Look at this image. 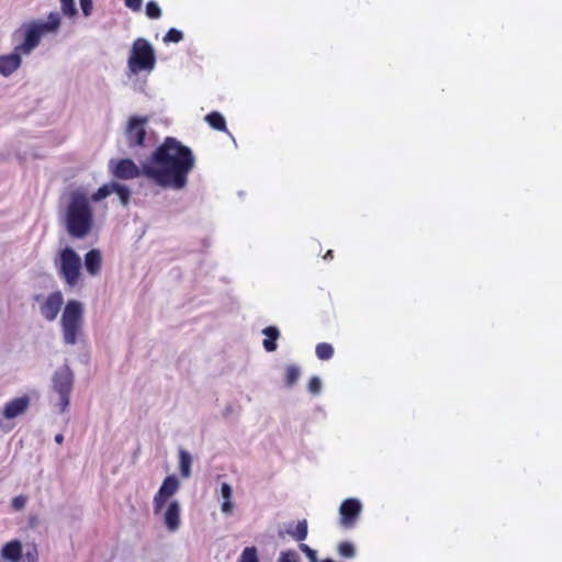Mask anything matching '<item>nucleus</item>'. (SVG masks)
<instances>
[{
  "label": "nucleus",
  "instance_id": "f257e3e1",
  "mask_svg": "<svg viewBox=\"0 0 562 562\" xmlns=\"http://www.w3.org/2000/svg\"><path fill=\"white\" fill-rule=\"evenodd\" d=\"M194 166L192 150L177 138L168 136L146 162L145 178L161 188L181 190L187 186Z\"/></svg>",
  "mask_w": 562,
  "mask_h": 562
},
{
  "label": "nucleus",
  "instance_id": "f03ea898",
  "mask_svg": "<svg viewBox=\"0 0 562 562\" xmlns=\"http://www.w3.org/2000/svg\"><path fill=\"white\" fill-rule=\"evenodd\" d=\"M180 482L176 475H169L164 480L153 499L154 515L162 519L170 532L177 531L180 527V504L178 501L168 502L178 492Z\"/></svg>",
  "mask_w": 562,
  "mask_h": 562
},
{
  "label": "nucleus",
  "instance_id": "7ed1b4c3",
  "mask_svg": "<svg viewBox=\"0 0 562 562\" xmlns=\"http://www.w3.org/2000/svg\"><path fill=\"white\" fill-rule=\"evenodd\" d=\"M65 224L67 232L72 237L82 238L87 236L93 225V213L88 196L80 191L70 194L65 211Z\"/></svg>",
  "mask_w": 562,
  "mask_h": 562
},
{
  "label": "nucleus",
  "instance_id": "20e7f679",
  "mask_svg": "<svg viewBox=\"0 0 562 562\" xmlns=\"http://www.w3.org/2000/svg\"><path fill=\"white\" fill-rule=\"evenodd\" d=\"M60 26V16L57 12L49 13L47 21H32L22 25V27L15 32H22L23 41L16 45V50L22 52L23 55H29L35 49L44 36L47 33L56 32Z\"/></svg>",
  "mask_w": 562,
  "mask_h": 562
},
{
  "label": "nucleus",
  "instance_id": "39448f33",
  "mask_svg": "<svg viewBox=\"0 0 562 562\" xmlns=\"http://www.w3.org/2000/svg\"><path fill=\"white\" fill-rule=\"evenodd\" d=\"M85 306L80 301L69 300L61 313L60 326L66 345L74 346L83 333Z\"/></svg>",
  "mask_w": 562,
  "mask_h": 562
},
{
  "label": "nucleus",
  "instance_id": "423d86ee",
  "mask_svg": "<svg viewBox=\"0 0 562 562\" xmlns=\"http://www.w3.org/2000/svg\"><path fill=\"white\" fill-rule=\"evenodd\" d=\"M156 64V56L153 46L143 37L136 38L132 45L127 60L128 69L133 74L143 70H153Z\"/></svg>",
  "mask_w": 562,
  "mask_h": 562
},
{
  "label": "nucleus",
  "instance_id": "0eeeda50",
  "mask_svg": "<svg viewBox=\"0 0 562 562\" xmlns=\"http://www.w3.org/2000/svg\"><path fill=\"white\" fill-rule=\"evenodd\" d=\"M30 405L31 397L26 394L5 402L0 411V430L3 432L11 431L15 427L14 419L25 415Z\"/></svg>",
  "mask_w": 562,
  "mask_h": 562
},
{
  "label": "nucleus",
  "instance_id": "6e6552de",
  "mask_svg": "<svg viewBox=\"0 0 562 562\" xmlns=\"http://www.w3.org/2000/svg\"><path fill=\"white\" fill-rule=\"evenodd\" d=\"M56 267L60 277L69 286L77 285L81 273V258L72 248H64L56 260Z\"/></svg>",
  "mask_w": 562,
  "mask_h": 562
},
{
  "label": "nucleus",
  "instance_id": "1a4fd4ad",
  "mask_svg": "<svg viewBox=\"0 0 562 562\" xmlns=\"http://www.w3.org/2000/svg\"><path fill=\"white\" fill-rule=\"evenodd\" d=\"M38 313L46 322H54L64 305V295L60 291H54L47 295L37 294L34 296Z\"/></svg>",
  "mask_w": 562,
  "mask_h": 562
},
{
  "label": "nucleus",
  "instance_id": "9d476101",
  "mask_svg": "<svg viewBox=\"0 0 562 562\" xmlns=\"http://www.w3.org/2000/svg\"><path fill=\"white\" fill-rule=\"evenodd\" d=\"M109 169L113 178L120 180H132L138 177L145 178L146 162L138 167L132 159H111Z\"/></svg>",
  "mask_w": 562,
  "mask_h": 562
},
{
  "label": "nucleus",
  "instance_id": "9b49d317",
  "mask_svg": "<svg viewBox=\"0 0 562 562\" xmlns=\"http://www.w3.org/2000/svg\"><path fill=\"white\" fill-rule=\"evenodd\" d=\"M147 116H131L125 127V137L128 147H144L146 138Z\"/></svg>",
  "mask_w": 562,
  "mask_h": 562
},
{
  "label": "nucleus",
  "instance_id": "f8f14e48",
  "mask_svg": "<svg viewBox=\"0 0 562 562\" xmlns=\"http://www.w3.org/2000/svg\"><path fill=\"white\" fill-rule=\"evenodd\" d=\"M362 510V505L357 498L344 501L339 507V524L342 528H353Z\"/></svg>",
  "mask_w": 562,
  "mask_h": 562
},
{
  "label": "nucleus",
  "instance_id": "ddd939ff",
  "mask_svg": "<svg viewBox=\"0 0 562 562\" xmlns=\"http://www.w3.org/2000/svg\"><path fill=\"white\" fill-rule=\"evenodd\" d=\"M53 390L57 394H70L74 386V373L68 366L58 368L53 378Z\"/></svg>",
  "mask_w": 562,
  "mask_h": 562
},
{
  "label": "nucleus",
  "instance_id": "4468645a",
  "mask_svg": "<svg viewBox=\"0 0 562 562\" xmlns=\"http://www.w3.org/2000/svg\"><path fill=\"white\" fill-rule=\"evenodd\" d=\"M21 55L15 46L11 54L0 56V74L4 77L12 75L21 66Z\"/></svg>",
  "mask_w": 562,
  "mask_h": 562
},
{
  "label": "nucleus",
  "instance_id": "2eb2a0df",
  "mask_svg": "<svg viewBox=\"0 0 562 562\" xmlns=\"http://www.w3.org/2000/svg\"><path fill=\"white\" fill-rule=\"evenodd\" d=\"M102 265V256L100 250L92 248L85 257V267L89 274L97 276Z\"/></svg>",
  "mask_w": 562,
  "mask_h": 562
},
{
  "label": "nucleus",
  "instance_id": "dca6fc26",
  "mask_svg": "<svg viewBox=\"0 0 562 562\" xmlns=\"http://www.w3.org/2000/svg\"><path fill=\"white\" fill-rule=\"evenodd\" d=\"M233 488L228 483H222L221 485V510L225 515H232L234 512V503L232 502Z\"/></svg>",
  "mask_w": 562,
  "mask_h": 562
},
{
  "label": "nucleus",
  "instance_id": "f3484780",
  "mask_svg": "<svg viewBox=\"0 0 562 562\" xmlns=\"http://www.w3.org/2000/svg\"><path fill=\"white\" fill-rule=\"evenodd\" d=\"M179 458V471L183 479H189L191 476V467H192V456L184 449H179L178 451Z\"/></svg>",
  "mask_w": 562,
  "mask_h": 562
},
{
  "label": "nucleus",
  "instance_id": "a211bd4d",
  "mask_svg": "<svg viewBox=\"0 0 562 562\" xmlns=\"http://www.w3.org/2000/svg\"><path fill=\"white\" fill-rule=\"evenodd\" d=\"M22 552L21 542L18 540H13L3 546L1 550V555L3 559L15 562Z\"/></svg>",
  "mask_w": 562,
  "mask_h": 562
},
{
  "label": "nucleus",
  "instance_id": "6ab92c4d",
  "mask_svg": "<svg viewBox=\"0 0 562 562\" xmlns=\"http://www.w3.org/2000/svg\"><path fill=\"white\" fill-rule=\"evenodd\" d=\"M262 334L267 337L263 340V348L268 352H272L277 349L276 340L280 337V331L274 326H268L262 330Z\"/></svg>",
  "mask_w": 562,
  "mask_h": 562
},
{
  "label": "nucleus",
  "instance_id": "aec40b11",
  "mask_svg": "<svg viewBox=\"0 0 562 562\" xmlns=\"http://www.w3.org/2000/svg\"><path fill=\"white\" fill-rule=\"evenodd\" d=\"M205 121L213 130L227 132L226 121L220 112L213 111L206 114Z\"/></svg>",
  "mask_w": 562,
  "mask_h": 562
},
{
  "label": "nucleus",
  "instance_id": "412c9836",
  "mask_svg": "<svg viewBox=\"0 0 562 562\" xmlns=\"http://www.w3.org/2000/svg\"><path fill=\"white\" fill-rule=\"evenodd\" d=\"M113 192H115L119 195L121 203L123 205L128 204L131 192L126 186L112 181V193Z\"/></svg>",
  "mask_w": 562,
  "mask_h": 562
},
{
  "label": "nucleus",
  "instance_id": "4be33fe9",
  "mask_svg": "<svg viewBox=\"0 0 562 562\" xmlns=\"http://www.w3.org/2000/svg\"><path fill=\"white\" fill-rule=\"evenodd\" d=\"M301 375V370L295 364H290L285 369V380L288 386H293Z\"/></svg>",
  "mask_w": 562,
  "mask_h": 562
},
{
  "label": "nucleus",
  "instance_id": "5701e85b",
  "mask_svg": "<svg viewBox=\"0 0 562 562\" xmlns=\"http://www.w3.org/2000/svg\"><path fill=\"white\" fill-rule=\"evenodd\" d=\"M315 352H316V356L318 357V359L328 360L334 355V348L329 344L322 342L316 346Z\"/></svg>",
  "mask_w": 562,
  "mask_h": 562
},
{
  "label": "nucleus",
  "instance_id": "b1692460",
  "mask_svg": "<svg viewBox=\"0 0 562 562\" xmlns=\"http://www.w3.org/2000/svg\"><path fill=\"white\" fill-rule=\"evenodd\" d=\"M112 194V181L100 187L92 195L91 201L99 202Z\"/></svg>",
  "mask_w": 562,
  "mask_h": 562
},
{
  "label": "nucleus",
  "instance_id": "393cba45",
  "mask_svg": "<svg viewBox=\"0 0 562 562\" xmlns=\"http://www.w3.org/2000/svg\"><path fill=\"white\" fill-rule=\"evenodd\" d=\"M238 562H259L257 549L255 547H247L243 550Z\"/></svg>",
  "mask_w": 562,
  "mask_h": 562
},
{
  "label": "nucleus",
  "instance_id": "a878e982",
  "mask_svg": "<svg viewBox=\"0 0 562 562\" xmlns=\"http://www.w3.org/2000/svg\"><path fill=\"white\" fill-rule=\"evenodd\" d=\"M338 552L341 557H345V558H353L356 555L355 546L348 541L339 543Z\"/></svg>",
  "mask_w": 562,
  "mask_h": 562
},
{
  "label": "nucleus",
  "instance_id": "bb28decb",
  "mask_svg": "<svg viewBox=\"0 0 562 562\" xmlns=\"http://www.w3.org/2000/svg\"><path fill=\"white\" fill-rule=\"evenodd\" d=\"M292 536L299 540L302 541L307 537V522L306 520L299 521L295 530L293 531Z\"/></svg>",
  "mask_w": 562,
  "mask_h": 562
},
{
  "label": "nucleus",
  "instance_id": "cd10ccee",
  "mask_svg": "<svg viewBox=\"0 0 562 562\" xmlns=\"http://www.w3.org/2000/svg\"><path fill=\"white\" fill-rule=\"evenodd\" d=\"M146 15L149 19L156 20L161 16V10L157 2L155 1H148L146 4Z\"/></svg>",
  "mask_w": 562,
  "mask_h": 562
},
{
  "label": "nucleus",
  "instance_id": "c85d7f7f",
  "mask_svg": "<svg viewBox=\"0 0 562 562\" xmlns=\"http://www.w3.org/2000/svg\"><path fill=\"white\" fill-rule=\"evenodd\" d=\"M182 38H183L182 32L172 27L164 36V42L165 43H179L182 41Z\"/></svg>",
  "mask_w": 562,
  "mask_h": 562
},
{
  "label": "nucleus",
  "instance_id": "c756f323",
  "mask_svg": "<svg viewBox=\"0 0 562 562\" xmlns=\"http://www.w3.org/2000/svg\"><path fill=\"white\" fill-rule=\"evenodd\" d=\"M278 562H299V554L295 551H282Z\"/></svg>",
  "mask_w": 562,
  "mask_h": 562
},
{
  "label": "nucleus",
  "instance_id": "7c9ffc66",
  "mask_svg": "<svg viewBox=\"0 0 562 562\" xmlns=\"http://www.w3.org/2000/svg\"><path fill=\"white\" fill-rule=\"evenodd\" d=\"M61 11L66 15H74L76 13V5L74 0H60Z\"/></svg>",
  "mask_w": 562,
  "mask_h": 562
},
{
  "label": "nucleus",
  "instance_id": "2f4dec72",
  "mask_svg": "<svg viewBox=\"0 0 562 562\" xmlns=\"http://www.w3.org/2000/svg\"><path fill=\"white\" fill-rule=\"evenodd\" d=\"M59 401L56 404L60 413H65L70 403V394H58Z\"/></svg>",
  "mask_w": 562,
  "mask_h": 562
},
{
  "label": "nucleus",
  "instance_id": "473e14b6",
  "mask_svg": "<svg viewBox=\"0 0 562 562\" xmlns=\"http://www.w3.org/2000/svg\"><path fill=\"white\" fill-rule=\"evenodd\" d=\"M322 390V381L318 376H313L308 382V391L318 394Z\"/></svg>",
  "mask_w": 562,
  "mask_h": 562
},
{
  "label": "nucleus",
  "instance_id": "72a5a7b5",
  "mask_svg": "<svg viewBox=\"0 0 562 562\" xmlns=\"http://www.w3.org/2000/svg\"><path fill=\"white\" fill-rule=\"evenodd\" d=\"M37 561V558H36V553L35 551H26L25 553H22L20 554V557L18 558V560L15 562H36Z\"/></svg>",
  "mask_w": 562,
  "mask_h": 562
},
{
  "label": "nucleus",
  "instance_id": "f704fd0d",
  "mask_svg": "<svg viewBox=\"0 0 562 562\" xmlns=\"http://www.w3.org/2000/svg\"><path fill=\"white\" fill-rule=\"evenodd\" d=\"M300 549L307 555L311 562H318L316 551L310 548L307 544H300Z\"/></svg>",
  "mask_w": 562,
  "mask_h": 562
},
{
  "label": "nucleus",
  "instance_id": "c9c22d12",
  "mask_svg": "<svg viewBox=\"0 0 562 562\" xmlns=\"http://www.w3.org/2000/svg\"><path fill=\"white\" fill-rule=\"evenodd\" d=\"M26 497L25 496H16L12 499V507L15 509V510H21L22 508H24L25 504H26Z\"/></svg>",
  "mask_w": 562,
  "mask_h": 562
},
{
  "label": "nucleus",
  "instance_id": "e433bc0d",
  "mask_svg": "<svg viewBox=\"0 0 562 562\" xmlns=\"http://www.w3.org/2000/svg\"><path fill=\"white\" fill-rule=\"evenodd\" d=\"M125 5L133 11H139L142 8L143 0H124Z\"/></svg>",
  "mask_w": 562,
  "mask_h": 562
},
{
  "label": "nucleus",
  "instance_id": "4c0bfd02",
  "mask_svg": "<svg viewBox=\"0 0 562 562\" xmlns=\"http://www.w3.org/2000/svg\"><path fill=\"white\" fill-rule=\"evenodd\" d=\"M80 5L85 15H89L92 10V0H80Z\"/></svg>",
  "mask_w": 562,
  "mask_h": 562
},
{
  "label": "nucleus",
  "instance_id": "58836bf2",
  "mask_svg": "<svg viewBox=\"0 0 562 562\" xmlns=\"http://www.w3.org/2000/svg\"><path fill=\"white\" fill-rule=\"evenodd\" d=\"M322 257L326 261L331 260L333 259V250L328 249Z\"/></svg>",
  "mask_w": 562,
  "mask_h": 562
},
{
  "label": "nucleus",
  "instance_id": "ea45409f",
  "mask_svg": "<svg viewBox=\"0 0 562 562\" xmlns=\"http://www.w3.org/2000/svg\"><path fill=\"white\" fill-rule=\"evenodd\" d=\"M63 440H64V436L61 434H58V435L55 436V441L57 443H61Z\"/></svg>",
  "mask_w": 562,
  "mask_h": 562
},
{
  "label": "nucleus",
  "instance_id": "a19ab883",
  "mask_svg": "<svg viewBox=\"0 0 562 562\" xmlns=\"http://www.w3.org/2000/svg\"><path fill=\"white\" fill-rule=\"evenodd\" d=\"M323 562H334V561H331V560H325V561H323Z\"/></svg>",
  "mask_w": 562,
  "mask_h": 562
}]
</instances>
